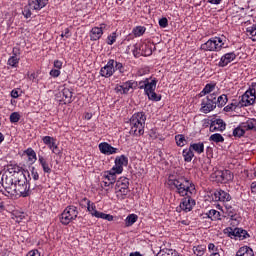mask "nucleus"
Returning <instances> with one entry per match:
<instances>
[{
  "label": "nucleus",
  "instance_id": "nucleus-1",
  "mask_svg": "<svg viewBox=\"0 0 256 256\" xmlns=\"http://www.w3.org/2000/svg\"><path fill=\"white\" fill-rule=\"evenodd\" d=\"M167 185L173 191L176 190V193L181 197H185L182 199L180 203V209L185 213H189V211H193V207H195V200L191 198V195H195L197 190L195 189V184L191 182L185 176H179L174 178L173 176L168 177Z\"/></svg>",
  "mask_w": 256,
  "mask_h": 256
},
{
  "label": "nucleus",
  "instance_id": "nucleus-2",
  "mask_svg": "<svg viewBox=\"0 0 256 256\" xmlns=\"http://www.w3.org/2000/svg\"><path fill=\"white\" fill-rule=\"evenodd\" d=\"M145 121H147V116L144 112L133 114L130 118V134L141 137L145 133Z\"/></svg>",
  "mask_w": 256,
  "mask_h": 256
},
{
  "label": "nucleus",
  "instance_id": "nucleus-3",
  "mask_svg": "<svg viewBox=\"0 0 256 256\" xmlns=\"http://www.w3.org/2000/svg\"><path fill=\"white\" fill-rule=\"evenodd\" d=\"M29 184L27 183V177L18 178L15 181L14 188L10 194L12 199H19V197H29Z\"/></svg>",
  "mask_w": 256,
  "mask_h": 256
},
{
  "label": "nucleus",
  "instance_id": "nucleus-4",
  "mask_svg": "<svg viewBox=\"0 0 256 256\" xmlns=\"http://www.w3.org/2000/svg\"><path fill=\"white\" fill-rule=\"evenodd\" d=\"M227 43V38L225 36H219L210 38L206 43L202 44L200 49L202 51H214L219 52L221 49L227 47L225 46Z\"/></svg>",
  "mask_w": 256,
  "mask_h": 256
},
{
  "label": "nucleus",
  "instance_id": "nucleus-5",
  "mask_svg": "<svg viewBox=\"0 0 256 256\" xmlns=\"http://www.w3.org/2000/svg\"><path fill=\"white\" fill-rule=\"evenodd\" d=\"M115 191H116L117 197H119L120 199L123 200L127 198V195H129L131 191L129 190V180L127 177H120L116 181Z\"/></svg>",
  "mask_w": 256,
  "mask_h": 256
},
{
  "label": "nucleus",
  "instance_id": "nucleus-6",
  "mask_svg": "<svg viewBox=\"0 0 256 256\" xmlns=\"http://www.w3.org/2000/svg\"><path fill=\"white\" fill-rule=\"evenodd\" d=\"M79 215V210L75 206H67L60 216L62 225H69L71 221H75Z\"/></svg>",
  "mask_w": 256,
  "mask_h": 256
},
{
  "label": "nucleus",
  "instance_id": "nucleus-7",
  "mask_svg": "<svg viewBox=\"0 0 256 256\" xmlns=\"http://www.w3.org/2000/svg\"><path fill=\"white\" fill-rule=\"evenodd\" d=\"M211 179L216 183H229L233 181V175L229 170H217L211 174Z\"/></svg>",
  "mask_w": 256,
  "mask_h": 256
},
{
  "label": "nucleus",
  "instance_id": "nucleus-8",
  "mask_svg": "<svg viewBox=\"0 0 256 256\" xmlns=\"http://www.w3.org/2000/svg\"><path fill=\"white\" fill-rule=\"evenodd\" d=\"M256 94L253 88H250L241 96L240 103L242 107H250V105H255Z\"/></svg>",
  "mask_w": 256,
  "mask_h": 256
},
{
  "label": "nucleus",
  "instance_id": "nucleus-9",
  "mask_svg": "<svg viewBox=\"0 0 256 256\" xmlns=\"http://www.w3.org/2000/svg\"><path fill=\"white\" fill-rule=\"evenodd\" d=\"M115 74V60L110 59L107 64L100 69V75L101 77H105L106 79H109V77H113Z\"/></svg>",
  "mask_w": 256,
  "mask_h": 256
},
{
  "label": "nucleus",
  "instance_id": "nucleus-10",
  "mask_svg": "<svg viewBox=\"0 0 256 256\" xmlns=\"http://www.w3.org/2000/svg\"><path fill=\"white\" fill-rule=\"evenodd\" d=\"M1 185L4 187L8 197H11V193L15 187V182H13V176H8L3 174L1 179Z\"/></svg>",
  "mask_w": 256,
  "mask_h": 256
},
{
  "label": "nucleus",
  "instance_id": "nucleus-11",
  "mask_svg": "<svg viewBox=\"0 0 256 256\" xmlns=\"http://www.w3.org/2000/svg\"><path fill=\"white\" fill-rule=\"evenodd\" d=\"M226 231H228L229 237H235L236 239H239V241H243V239L249 237V233L243 228H228Z\"/></svg>",
  "mask_w": 256,
  "mask_h": 256
},
{
  "label": "nucleus",
  "instance_id": "nucleus-12",
  "mask_svg": "<svg viewBox=\"0 0 256 256\" xmlns=\"http://www.w3.org/2000/svg\"><path fill=\"white\" fill-rule=\"evenodd\" d=\"M129 165V158L125 155L117 156L115 159V166L112 169H115L118 175L123 173V167Z\"/></svg>",
  "mask_w": 256,
  "mask_h": 256
},
{
  "label": "nucleus",
  "instance_id": "nucleus-13",
  "mask_svg": "<svg viewBox=\"0 0 256 256\" xmlns=\"http://www.w3.org/2000/svg\"><path fill=\"white\" fill-rule=\"evenodd\" d=\"M117 170L111 169L109 171H105L103 174V179H106L108 182H105V187H111L117 181Z\"/></svg>",
  "mask_w": 256,
  "mask_h": 256
},
{
  "label": "nucleus",
  "instance_id": "nucleus-14",
  "mask_svg": "<svg viewBox=\"0 0 256 256\" xmlns=\"http://www.w3.org/2000/svg\"><path fill=\"white\" fill-rule=\"evenodd\" d=\"M237 59V54L235 52L226 53L221 56L220 61L218 62V67H227L229 63H233Z\"/></svg>",
  "mask_w": 256,
  "mask_h": 256
},
{
  "label": "nucleus",
  "instance_id": "nucleus-15",
  "mask_svg": "<svg viewBox=\"0 0 256 256\" xmlns=\"http://www.w3.org/2000/svg\"><path fill=\"white\" fill-rule=\"evenodd\" d=\"M59 97H61L60 101H63L65 105L67 103H73V91L69 88H64L59 92Z\"/></svg>",
  "mask_w": 256,
  "mask_h": 256
},
{
  "label": "nucleus",
  "instance_id": "nucleus-16",
  "mask_svg": "<svg viewBox=\"0 0 256 256\" xmlns=\"http://www.w3.org/2000/svg\"><path fill=\"white\" fill-rule=\"evenodd\" d=\"M49 0H29L28 5L32 11H41L43 7H47Z\"/></svg>",
  "mask_w": 256,
  "mask_h": 256
},
{
  "label": "nucleus",
  "instance_id": "nucleus-17",
  "mask_svg": "<svg viewBox=\"0 0 256 256\" xmlns=\"http://www.w3.org/2000/svg\"><path fill=\"white\" fill-rule=\"evenodd\" d=\"M100 152L103 153V155H115L117 153L118 149L111 146L107 142H102L99 144Z\"/></svg>",
  "mask_w": 256,
  "mask_h": 256
},
{
  "label": "nucleus",
  "instance_id": "nucleus-18",
  "mask_svg": "<svg viewBox=\"0 0 256 256\" xmlns=\"http://www.w3.org/2000/svg\"><path fill=\"white\" fill-rule=\"evenodd\" d=\"M153 49L155 50V44L148 42L140 44V51L142 52V57H150L153 55Z\"/></svg>",
  "mask_w": 256,
  "mask_h": 256
},
{
  "label": "nucleus",
  "instance_id": "nucleus-19",
  "mask_svg": "<svg viewBox=\"0 0 256 256\" xmlns=\"http://www.w3.org/2000/svg\"><path fill=\"white\" fill-rule=\"evenodd\" d=\"M103 29H105V24H101L100 27H93L90 31V40L99 41V38L103 37Z\"/></svg>",
  "mask_w": 256,
  "mask_h": 256
},
{
  "label": "nucleus",
  "instance_id": "nucleus-20",
  "mask_svg": "<svg viewBox=\"0 0 256 256\" xmlns=\"http://www.w3.org/2000/svg\"><path fill=\"white\" fill-rule=\"evenodd\" d=\"M214 201H222L223 203H229L231 195L224 190H216L214 192Z\"/></svg>",
  "mask_w": 256,
  "mask_h": 256
},
{
  "label": "nucleus",
  "instance_id": "nucleus-21",
  "mask_svg": "<svg viewBox=\"0 0 256 256\" xmlns=\"http://www.w3.org/2000/svg\"><path fill=\"white\" fill-rule=\"evenodd\" d=\"M217 108V103L209 102L207 99H203L201 102V113H211V111H215Z\"/></svg>",
  "mask_w": 256,
  "mask_h": 256
},
{
  "label": "nucleus",
  "instance_id": "nucleus-22",
  "mask_svg": "<svg viewBox=\"0 0 256 256\" xmlns=\"http://www.w3.org/2000/svg\"><path fill=\"white\" fill-rule=\"evenodd\" d=\"M135 87H137V82L127 81L126 83L117 87V91L118 93H123L124 95H127V93H129V90H133L135 89Z\"/></svg>",
  "mask_w": 256,
  "mask_h": 256
},
{
  "label": "nucleus",
  "instance_id": "nucleus-23",
  "mask_svg": "<svg viewBox=\"0 0 256 256\" xmlns=\"http://www.w3.org/2000/svg\"><path fill=\"white\" fill-rule=\"evenodd\" d=\"M223 212L232 219V221H237V210L233 206L225 203Z\"/></svg>",
  "mask_w": 256,
  "mask_h": 256
},
{
  "label": "nucleus",
  "instance_id": "nucleus-24",
  "mask_svg": "<svg viewBox=\"0 0 256 256\" xmlns=\"http://www.w3.org/2000/svg\"><path fill=\"white\" fill-rule=\"evenodd\" d=\"M204 219H211L212 221H221V212L211 209L208 213L204 214Z\"/></svg>",
  "mask_w": 256,
  "mask_h": 256
},
{
  "label": "nucleus",
  "instance_id": "nucleus-25",
  "mask_svg": "<svg viewBox=\"0 0 256 256\" xmlns=\"http://www.w3.org/2000/svg\"><path fill=\"white\" fill-rule=\"evenodd\" d=\"M84 201L86 202V205H87V211L90 212L92 217L97 218V214L101 213V212L97 211V206H95V203L91 202V200H89L87 198H85Z\"/></svg>",
  "mask_w": 256,
  "mask_h": 256
},
{
  "label": "nucleus",
  "instance_id": "nucleus-26",
  "mask_svg": "<svg viewBox=\"0 0 256 256\" xmlns=\"http://www.w3.org/2000/svg\"><path fill=\"white\" fill-rule=\"evenodd\" d=\"M15 179H21V177H26V175H29V171L19 167V166H14L12 168Z\"/></svg>",
  "mask_w": 256,
  "mask_h": 256
},
{
  "label": "nucleus",
  "instance_id": "nucleus-27",
  "mask_svg": "<svg viewBox=\"0 0 256 256\" xmlns=\"http://www.w3.org/2000/svg\"><path fill=\"white\" fill-rule=\"evenodd\" d=\"M38 161L43 169L44 173H47L48 175L51 174V165H49V162H47V159L43 156H38Z\"/></svg>",
  "mask_w": 256,
  "mask_h": 256
},
{
  "label": "nucleus",
  "instance_id": "nucleus-28",
  "mask_svg": "<svg viewBox=\"0 0 256 256\" xmlns=\"http://www.w3.org/2000/svg\"><path fill=\"white\" fill-rule=\"evenodd\" d=\"M243 107L241 105V100H233L232 103L228 104L226 107H224V111L226 113H231V111H235V109Z\"/></svg>",
  "mask_w": 256,
  "mask_h": 256
},
{
  "label": "nucleus",
  "instance_id": "nucleus-29",
  "mask_svg": "<svg viewBox=\"0 0 256 256\" xmlns=\"http://www.w3.org/2000/svg\"><path fill=\"white\" fill-rule=\"evenodd\" d=\"M236 256H255V253L249 246H244L237 251Z\"/></svg>",
  "mask_w": 256,
  "mask_h": 256
},
{
  "label": "nucleus",
  "instance_id": "nucleus-30",
  "mask_svg": "<svg viewBox=\"0 0 256 256\" xmlns=\"http://www.w3.org/2000/svg\"><path fill=\"white\" fill-rule=\"evenodd\" d=\"M242 127L245 129V131H256V120L255 119H249L246 122H242Z\"/></svg>",
  "mask_w": 256,
  "mask_h": 256
},
{
  "label": "nucleus",
  "instance_id": "nucleus-31",
  "mask_svg": "<svg viewBox=\"0 0 256 256\" xmlns=\"http://www.w3.org/2000/svg\"><path fill=\"white\" fill-rule=\"evenodd\" d=\"M155 89H157V79H153L151 81H149L148 79V82L146 83V88H144L146 95L149 93H153Z\"/></svg>",
  "mask_w": 256,
  "mask_h": 256
},
{
  "label": "nucleus",
  "instance_id": "nucleus-32",
  "mask_svg": "<svg viewBox=\"0 0 256 256\" xmlns=\"http://www.w3.org/2000/svg\"><path fill=\"white\" fill-rule=\"evenodd\" d=\"M182 155L186 163H191V161H193V157H195V154L193 153L191 147L184 149Z\"/></svg>",
  "mask_w": 256,
  "mask_h": 256
},
{
  "label": "nucleus",
  "instance_id": "nucleus-33",
  "mask_svg": "<svg viewBox=\"0 0 256 256\" xmlns=\"http://www.w3.org/2000/svg\"><path fill=\"white\" fill-rule=\"evenodd\" d=\"M190 149H192V152L195 151V153L201 155V153L205 151V144H203V142L192 143L190 144Z\"/></svg>",
  "mask_w": 256,
  "mask_h": 256
},
{
  "label": "nucleus",
  "instance_id": "nucleus-34",
  "mask_svg": "<svg viewBox=\"0 0 256 256\" xmlns=\"http://www.w3.org/2000/svg\"><path fill=\"white\" fill-rule=\"evenodd\" d=\"M216 84H206L203 90L199 93V97H205V95H209V93H213L215 91Z\"/></svg>",
  "mask_w": 256,
  "mask_h": 256
},
{
  "label": "nucleus",
  "instance_id": "nucleus-35",
  "mask_svg": "<svg viewBox=\"0 0 256 256\" xmlns=\"http://www.w3.org/2000/svg\"><path fill=\"white\" fill-rule=\"evenodd\" d=\"M138 219H139V216H137V214L128 215L125 219V226L132 227V225H135V223H137Z\"/></svg>",
  "mask_w": 256,
  "mask_h": 256
},
{
  "label": "nucleus",
  "instance_id": "nucleus-36",
  "mask_svg": "<svg viewBox=\"0 0 256 256\" xmlns=\"http://www.w3.org/2000/svg\"><path fill=\"white\" fill-rule=\"evenodd\" d=\"M245 133H247V131H246L245 128L243 127V124H242V123H240V124L233 130V136H234V137L241 138V137H243V135H245Z\"/></svg>",
  "mask_w": 256,
  "mask_h": 256
},
{
  "label": "nucleus",
  "instance_id": "nucleus-37",
  "mask_svg": "<svg viewBox=\"0 0 256 256\" xmlns=\"http://www.w3.org/2000/svg\"><path fill=\"white\" fill-rule=\"evenodd\" d=\"M205 251H207V246L201 244L193 247L194 255L203 256L205 255Z\"/></svg>",
  "mask_w": 256,
  "mask_h": 256
},
{
  "label": "nucleus",
  "instance_id": "nucleus-38",
  "mask_svg": "<svg viewBox=\"0 0 256 256\" xmlns=\"http://www.w3.org/2000/svg\"><path fill=\"white\" fill-rule=\"evenodd\" d=\"M229 101V98H227V94L220 95L216 100V106L217 107H225L227 105V102Z\"/></svg>",
  "mask_w": 256,
  "mask_h": 256
},
{
  "label": "nucleus",
  "instance_id": "nucleus-39",
  "mask_svg": "<svg viewBox=\"0 0 256 256\" xmlns=\"http://www.w3.org/2000/svg\"><path fill=\"white\" fill-rule=\"evenodd\" d=\"M175 141L178 147H185V143H187V140L185 139V136L183 134L176 135Z\"/></svg>",
  "mask_w": 256,
  "mask_h": 256
},
{
  "label": "nucleus",
  "instance_id": "nucleus-40",
  "mask_svg": "<svg viewBox=\"0 0 256 256\" xmlns=\"http://www.w3.org/2000/svg\"><path fill=\"white\" fill-rule=\"evenodd\" d=\"M209 140L213 141L214 143H223L225 141V138L223 137V135L216 133L212 134Z\"/></svg>",
  "mask_w": 256,
  "mask_h": 256
},
{
  "label": "nucleus",
  "instance_id": "nucleus-41",
  "mask_svg": "<svg viewBox=\"0 0 256 256\" xmlns=\"http://www.w3.org/2000/svg\"><path fill=\"white\" fill-rule=\"evenodd\" d=\"M247 35L252 41H256V24L247 28Z\"/></svg>",
  "mask_w": 256,
  "mask_h": 256
},
{
  "label": "nucleus",
  "instance_id": "nucleus-42",
  "mask_svg": "<svg viewBox=\"0 0 256 256\" xmlns=\"http://www.w3.org/2000/svg\"><path fill=\"white\" fill-rule=\"evenodd\" d=\"M146 28L143 26H137L133 29L132 33L135 35V37H141L145 34Z\"/></svg>",
  "mask_w": 256,
  "mask_h": 256
},
{
  "label": "nucleus",
  "instance_id": "nucleus-43",
  "mask_svg": "<svg viewBox=\"0 0 256 256\" xmlns=\"http://www.w3.org/2000/svg\"><path fill=\"white\" fill-rule=\"evenodd\" d=\"M132 53L136 58L143 57V52L141 51V44H135Z\"/></svg>",
  "mask_w": 256,
  "mask_h": 256
},
{
  "label": "nucleus",
  "instance_id": "nucleus-44",
  "mask_svg": "<svg viewBox=\"0 0 256 256\" xmlns=\"http://www.w3.org/2000/svg\"><path fill=\"white\" fill-rule=\"evenodd\" d=\"M20 59L17 58V56H12L8 59L7 65H10V67H17L19 65Z\"/></svg>",
  "mask_w": 256,
  "mask_h": 256
},
{
  "label": "nucleus",
  "instance_id": "nucleus-45",
  "mask_svg": "<svg viewBox=\"0 0 256 256\" xmlns=\"http://www.w3.org/2000/svg\"><path fill=\"white\" fill-rule=\"evenodd\" d=\"M159 256H180L179 253H177V251H173V250H161L159 252Z\"/></svg>",
  "mask_w": 256,
  "mask_h": 256
},
{
  "label": "nucleus",
  "instance_id": "nucleus-46",
  "mask_svg": "<svg viewBox=\"0 0 256 256\" xmlns=\"http://www.w3.org/2000/svg\"><path fill=\"white\" fill-rule=\"evenodd\" d=\"M20 120H21V114H19V112H13L10 115V123H19Z\"/></svg>",
  "mask_w": 256,
  "mask_h": 256
},
{
  "label": "nucleus",
  "instance_id": "nucleus-47",
  "mask_svg": "<svg viewBox=\"0 0 256 256\" xmlns=\"http://www.w3.org/2000/svg\"><path fill=\"white\" fill-rule=\"evenodd\" d=\"M97 219H105L106 221H113V215L111 214H105L103 212L98 213Z\"/></svg>",
  "mask_w": 256,
  "mask_h": 256
},
{
  "label": "nucleus",
  "instance_id": "nucleus-48",
  "mask_svg": "<svg viewBox=\"0 0 256 256\" xmlns=\"http://www.w3.org/2000/svg\"><path fill=\"white\" fill-rule=\"evenodd\" d=\"M25 153L29 157V159H34V161H37V153H35V150H33V148H28Z\"/></svg>",
  "mask_w": 256,
  "mask_h": 256
},
{
  "label": "nucleus",
  "instance_id": "nucleus-49",
  "mask_svg": "<svg viewBox=\"0 0 256 256\" xmlns=\"http://www.w3.org/2000/svg\"><path fill=\"white\" fill-rule=\"evenodd\" d=\"M48 147L55 155H61V150L59 149V146L55 144V141L52 142Z\"/></svg>",
  "mask_w": 256,
  "mask_h": 256
},
{
  "label": "nucleus",
  "instance_id": "nucleus-50",
  "mask_svg": "<svg viewBox=\"0 0 256 256\" xmlns=\"http://www.w3.org/2000/svg\"><path fill=\"white\" fill-rule=\"evenodd\" d=\"M114 69L115 71H119V73H125V67L123 66V63L117 62L114 60Z\"/></svg>",
  "mask_w": 256,
  "mask_h": 256
},
{
  "label": "nucleus",
  "instance_id": "nucleus-51",
  "mask_svg": "<svg viewBox=\"0 0 256 256\" xmlns=\"http://www.w3.org/2000/svg\"><path fill=\"white\" fill-rule=\"evenodd\" d=\"M214 123L218 126V131H225L226 124L223 119H216Z\"/></svg>",
  "mask_w": 256,
  "mask_h": 256
},
{
  "label": "nucleus",
  "instance_id": "nucleus-52",
  "mask_svg": "<svg viewBox=\"0 0 256 256\" xmlns=\"http://www.w3.org/2000/svg\"><path fill=\"white\" fill-rule=\"evenodd\" d=\"M117 41V32H113L107 37V45H113Z\"/></svg>",
  "mask_w": 256,
  "mask_h": 256
},
{
  "label": "nucleus",
  "instance_id": "nucleus-53",
  "mask_svg": "<svg viewBox=\"0 0 256 256\" xmlns=\"http://www.w3.org/2000/svg\"><path fill=\"white\" fill-rule=\"evenodd\" d=\"M22 14L24 15V17L26 19H29V17H31V15H33V13L31 12V6L28 4V6H25Z\"/></svg>",
  "mask_w": 256,
  "mask_h": 256
},
{
  "label": "nucleus",
  "instance_id": "nucleus-54",
  "mask_svg": "<svg viewBox=\"0 0 256 256\" xmlns=\"http://www.w3.org/2000/svg\"><path fill=\"white\" fill-rule=\"evenodd\" d=\"M147 96L150 101H161V96H158L155 91L148 93Z\"/></svg>",
  "mask_w": 256,
  "mask_h": 256
},
{
  "label": "nucleus",
  "instance_id": "nucleus-55",
  "mask_svg": "<svg viewBox=\"0 0 256 256\" xmlns=\"http://www.w3.org/2000/svg\"><path fill=\"white\" fill-rule=\"evenodd\" d=\"M42 141L44 143V145H47L48 147L55 142V138L51 137V136H44L42 138Z\"/></svg>",
  "mask_w": 256,
  "mask_h": 256
},
{
  "label": "nucleus",
  "instance_id": "nucleus-56",
  "mask_svg": "<svg viewBox=\"0 0 256 256\" xmlns=\"http://www.w3.org/2000/svg\"><path fill=\"white\" fill-rule=\"evenodd\" d=\"M208 251L209 253H220L221 249L219 247L215 246L213 243L208 244Z\"/></svg>",
  "mask_w": 256,
  "mask_h": 256
},
{
  "label": "nucleus",
  "instance_id": "nucleus-57",
  "mask_svg": "<svg viewBox=\"0 0 256 256\" xmlns=\"http://www.w3.org/2000/svg\"><path fill=\"white\" fill-rule=\"evenodd\" d=\"M31 176L34 181H39V172H37L35 167L31 168Z\"/></svg>",
  "mask_w": 256,
  "mask_h": 256
},
{
  "label": "nucleus",
  "instance_id": "nucleus-58",
  "mask_svg": "<svg viewBox=\"0 0 256 256\" xmlns=\"http://www.w3.org/2000/svg\"><path fill=\"white\" fill-rule=\"evenodd\" d=\"M206 101H209L210 103H217V94L212 93L206 97Z\"/></svg>",
  "mask_w": 256,
  "mask_h": 256
},
{
  "label": "nucleus",
  "instance_id": "nucleus-59",
  "mask_svg": "<svg viewBox=\"0 0 256 256\" xmlns=\"http://www.w3.org/2000/svg\"><path fill=\"white\" fill-rule=\"evenodd\" d=\"M169 25V20H167L166 17L161 18L159 20V26L162 27L163 29H165V27H167Z\"/></svg>",
  "mask_w": 256,
  "mask_h": 256
},
{
  "label": "nucleus",
  "instance_id": "nucleus-60",
  "mask_svg": "<svg viewBox=\"0 0 256 256\" xmlns=\"http://www.w3.org/2000/svg\"><path fill=\"white\" fill-rule=\"evenodd\" d=\"M60 37H62V39H69V37H71V30H69V28H66L64 32L61 33Z\"/></svg>",
  "mask_w": 256,
  "mask_h": 256
},
{
  "label": "nucleus",
  "instance_id": "nucleus-61",
  "mask_svg": "<svg viewBox=\"0 0 256 256\" xmlns=\"http://www.w3.org/2000/svg\"><path fill=\"white\" fill-rule=\"evenodd\" d=\"M148 81H149V78H146L145 80L140 81L139 83H137V87L145 90V88L147 87Z\"/></svg>",
  "mask_w": 256,
  "mask_h": 256
},
{
  "label": "nucleus",
  "instance_id": "nucleus-62",
  "mask_svg": "<svg viewBox=\"0 0 256 256\" xmlns=\"http://www.w3.org/2000/svg\"><path fill=\"white\" fill-rule=\"evenodd\" d=\"M50 75L51 77H59V75H61V71L59 69H52L50 71Z\"/></svg>",
  "mask_w": 256,
  "mask_h": 256
},
{
  "label": "nucleus",
  "instance_id": "nucleus-63",
  "mask_svg": "<svg viewBox=\"0 0 256 256\" xmlns=\"http://www.w3.org/2000/svg\"><path fill=\"white\" fill-rule=\"evenodd\" d=\"M54 67L58 70L61 69L63 67V62H61V60H55Z\"/></svg>",
  "mask_w": 256,
  "mask_h": 256
},
{
  "label": "nucleus",
  "instance_id": "nucleus-64",
  "mask_svg": "<svg viewBox=\"0 0 256 256\" xmlns=\"http://www.w3.org/2000/svg\"><path fill=\"white\" fill-rule=\"evenodd\" d=\"M27 256H41V254H39V250H31L28 252Z\"/></svg>",
  "mask_w": 256,
  "mask_h": 256
}]
</instances>
